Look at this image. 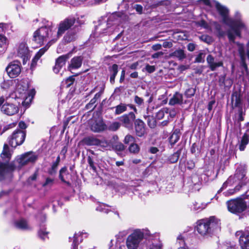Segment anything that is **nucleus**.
I'll use <instances>...</instances> for the list:
<instances>
[{
  "instance_id": "obj_32",
  "label": "nucleus",
  "mask_w": 249,
  "mask_h": 249,
  "mask_svg": "<svg viewBox=\"0 0 249 249\" xmlns=\"http://www.w3.org/2000/svg\"><path fill=\"white\" fill-rule=\"evenodd\" d=\"M99 143L98 144V146L101 147L103 150H111L112 149H113V146L110 141L106 140L102 141L99 140Z\"/></svg>"
},
{
  "instance_id": "obj_52",
  "label": "nucleus",
  "mask_w": 249,
  "mask_h": 249,
  "mask_svg": "<svg viewBox=\"0 0 249 249\" xmlns=\"http://www.w3.org/2000/svg\"><path fill=\"white\" fill-rule=\"evenodd\" d=\"M113 148L119 151H122L124 150V147L122 143H116L114 147L113 146Z\"/></svg>"
},
{
  "instance_id": "obj_48",
  "label": "nucleus",
  "mask_w": 249,
  "mask_h": 249,
  "mask_svg": "<svg viewBox=\"0 0 249 249\" xmlns=\"http://www.w3.org/2000/svg\"><path fill=\"white\" fill-rule=\"evenodd\" d=\"M196 92V89L194 88L187 89L185 92V95L187 98H190L194 95Z\"/></svg>"
},
{
  "instance_id": "obj_16",
  "label": "nucleus",
  "mask_w": 249,
  "mask_h": 249,
  "mask_svg": "<svg viewBox=\"0 0 249 249\" xmlns=\"http://www.w3.org/2000/svg\"><path fill=\"white\" fill-rule=\"evenodd\" d=\"M19 110L18 107L13 104L5 103L2 105L1 112L8 116H12L17 114Z\"/></svg>"
},
{
  "instance_id": "obj_21",
  "label": "nucleus",
  "mask_w": 249,
  "mask_h": 249,
  "mask_svg": "<svg viewBox=\"0 0 249 249\" xmlns=\"http://www.w3.org/2000/svg\"><path fill=\"white\" fill-rule=\"evenodd\" d=\"M68 54L63 55L59 56L55 62V65L53 67V70L55 73L59 72L60 69L65 65L66 60L69 58Z\"/></svg>"
},
{
  "instance_id": "obj_44",
  "label": "nucleus",
  "mask_w": 249,
  "mask_h": 249,
  "mask_svg": "<svg viewBox=\"0 0 249 249\" xmlns=\"http://www.w3.org/2000/svg\"><path fill=\"white\" fill-rule=\"evenodd\" d=\"M205 53L203 52H200L196 58L195 62L197 63H203L205 60Z\"/></svg>"
},
{
  "instance_id": "obj_11",
  "label": "nucleus",
  "mask_w": 249,
  "mask_h": 249,
  "mask_svg": "<svg viewBox=\"0 0 249 249\" xmlns=\"http://www.w3.org/2000/svg\"><path fill=\"white\" fill-rule=\"evenodd\" d=\"M5 71L11 78L17 77L21 73V65L19 61H13L8 64L5 68Z\"/></svg>"
},
{
  "instance_id": "obj_61",
  "label": "nucleus",
  "mask_w": 249,
  "mask_h": 249,
  "mask_svg": "<svg viewBox=\"0 0 249 249\" xmlns=\"http://www.w3.org/2000/svg\"><path fill=\"white\" fill-rule=\"evenodd\" d=\"M162 245L160 243H159L158 244L155 245L152 244V245H150L148 249H161Z\"/></svg>"
},
{
  "instance_id": "obj_60",
  "label": "nucleus",
  "mask_w": 249,
  "mask_h": 249,
  "mask_svg": "<svg viewBox=\"0 0 249 249\" xmlns=\"http://www.w3.org/2000/svg\"><path fill=\"white\" fill-rule=\"evenodd\" d=\"M88 162L90 167L94 170L95 171L96 167L94 165V162L90 157H89L88 158Z\"/></svg>"
},
{
  "instance_id": "obj_45",
  "label": "nucleus",
  "mask_w": 249,
  "mask_h": 249,
  "mask_svg": "<svg viewBox=\"0 0 249 249\" xmlns=\"http://www.w3.org/2000/svg\"><path fill=\"white\" fill-rule=\"evenodd\" d=\"M120 127V124L118 122H113L108 126V129L111 131H115L118 130Z\"/></svg>"
},
{
  "instance_id": "obj_13",
  "label": "nucleus",
  "mask_w": 249,
  "mask_h": 249,
  "mask_svg": "<svg viewBox=\"0 0 249 249\" xmlns=\"http://www.w3.org/2000/svg\"><path fill=\"white\" fill-rule=\"evenodd\" d=\"M17 51L18 56L22 58L23 64H25L30 57V53L27 44L25 42L19 43Z\"/></svg>"
},
{
  "instance_id": "obj_37",
  "label": "nucleus",
  "mask_w": 249,
  "mask_h": 249,
  "mask_svg": "<svg viewBox=\"0 0 249 249\" xmlns=\"http://www.w3.org/2000/svg\"><path fill=\"white\" fill-rule=\"evenodd\" d=\"M181 151V149H179L169 157V160L171 163H174L178 160Z\"/></svg>"
},
{
  "instance_id": "obj_46",
  "label": "nucleus",
  "mask_w": 249,
  "mask_h": 249,
  "mask_svg": "<svg viewBox=\"0 0 249 249\" xmlns=\"http://www.w3.org/2000/svg\"><path fill=\"white\" fill-rule=\"evenodd\" d=\"M124 142L125 144H128L130 142L133 143L135 142V138L132 135L128 134L124 137Z\"/></svg>"
},
{
  "instance_id": "obj_39",
  "label": "nucleus",
  "mask_w": 249,
  "mask_h": 249,
  "mask_svg": "<svg viewBox=\"0 0 249 249\" xmlns=\"http://www.w3.org/2000/svg\"><path fill=\"white\" fill-rule=\"evenodd\" d=\"M48 232L43 228H41L38 231V236L43 240H45L48 238Z\"/></svg>"
},
{
  "instance_id": "obj_54",
  "label": "nucleus",
  "mask_w": 249,
  "mask_h": 249,
  "mask_svg": "<svg viewBox=\"0 0 249 249\" xmlns=\"http://www.w3.org/2000/svg\"><path fill=\"white\" fill-rule=\"evenodd\" d=\"M53 182V179L49 178H46L45 182L43 184L42 186L45 187L47 186H51Z\"/></svg>"
},
{
  "instance_id": "obj_35",
  "label": "nucleus",
  "mask_w": 249,
  "mask_h": 249,
  "mask_svg": "<svg viewBox=\"0 0 249 249\" xmlns=\"http://www.w3.org/2000/svg\"><path fill=\"white\" fill-rule=\"evenodd\" d=\"M231 102L233 106L236 107H239L241 105V99L240 95L237 92H234L232 95Z\"/></svg>"
},
{
  "instance_id": "obj_29",
  "label": "nucleus",
  "mask_w": 249,
  "mask_h": 249,
  "mask_svg": "<svg viewBox=\"0 0 249 249\" xmlns=\"http://www.w3.org/2000/svg\"><path fill=\"white\" fill-rule=\"evenodd\" d=\"M83 143L89 146L98 145L99 140L94 136H88L83 140Z\"/></svg>"
},
{
  "instance_id": "obj_50",
  "label": "nucleus",
  "mask_w": 249,
  "mask_h": 249,
  "mask_svg": "<svg viewBox=\"0 0 249 249\" xmlns=\"http://www.w3.org/2000/svg\"><path fill=\"white\" fill-rule=\"evenodd\" d=\"M106 207V206L104 204L100 205L96 208V210L107 213L109 212V210Z\"/></svg>"
},
{
  "instance_id": "obj_33",
  "label": "nucleus",
  "mask_w": 249,
  "mask_h": 249,
  "mask_svg": "<svg viewBox=\"0 0 249 249\" xmlns=\"http://www.w3.org/2000/svg\"><path fill=\"white\" fill-rule=\"evenodd\" d=\"M68 176H70V175L68 173L67 168L66 167H64L61 168L59 171V178L61 181L65 183L69 184V183L66 181V179L68 178Z\"/></svg>"
},
{
  "instance_id": "obj_8",
  "label": "nucleus",
  "mask_w": 249,
  "mask_h": 249,
  "mask_svg": "<svg viewBox=\"0 0 249 249\" xmlns=\"http://www.w3.org/2000/svg\"><path fill=\"white\" fill-rule=\"evenodd\" d=\"M246 202L241 198L231 199L227 202L228 210L234 213L243 212L247 207Z\"/></svg>"
},
{
  "instance_id": "obj_64",
  "label": "nucleus",
  "mask_w": 249,
  "mask_h": 249,
  "mask_svg": "<svg viewBox=\"0 0 249 249\" xmlns=\"http://www.w3.org/2000/svg\"><path fill=\"white\" fill-rule=\"evenodd\" d=\"M58 164L57 163L54 162L52 165V169L50 173L51 174H53L56 173V169L57 168Z\"/></svg>"
},
{
  "instance_id": "obj_12",
  "label": "nucleus",
  "mask_w": 249,
  "mask_h": 249,
  "mask_svg": "<svg viewBox=\"0 0 249 249\" xmlns=\"http://www.w3.org/2000/svg\"><path fill=\"white\" fill-rule=\"evenodd\" d=\"M243 131H244V135L241 138V140L238 141L236 145V147L238 148L241 151H244L246 146L249 142V123H247L245 125L240 129V134L243 133Z\"/></svg>"
},
{
  "instance_id": "obj_62",
  "label": "nucleus",
  "mask_w": 249,
  "mask_h": 249,
  "mask_svg": "<svg viewBox=\"0 0 249 249\" xmlns=\"http://www.w3.org/2000/svg\"><path fill=\"white\" fill-rule=\"evenodd\" d=\"M226 76L225 75H221L219 78V83L220 86H225Z\"/></svg>"
},
{
  "instance_id": "obj_28",
  "label": "nucleus",
  "mask_w": 249,
  "mask_h": 249,
  "mask_svg": "<svg viewBox=\"0 0 249 249\" xmlns=\"http://www.w3.org/2000/svg\"><path fill=\"white\" fill-rule=\"evenodd\" d=\"M183 101V96L178 92H176L173 96L170 99L169 104L170 105L181 104Z\"/></svg>"
},
{
  "instance_id": "obj_51",
  "label": "nucleus",
  "mask_w": 249,
  "mask_h": 249,
  "mask_svg": "<svg viewBox=\"0 0 249 249\" xmlns=\"http://www.w3.org/2000/svg\"><path fill=\"white\" fill-rule=\"evenodd\" d=\"M132 8L134 9H135L136 11L139 14H141L142 13V12L143 7H142V5H141L140 4H134L132 6Z\"/></svg>"
},
{
  "instance_id": "obj_59",
  "label": "nucleus",
  "mask_w": 249,
  "mask_h": 249,
  "mask_svg": "<svg viewBox=\"0 0 249 249\" xmlns=\"http://www.w3.org/2000/svg\"><path fill=\"white\" fill-rule=\"evenodd\" d=\"M134 101L138 105H141L143 103V100L138 96H135Z\"/></svg>"
},
{
  "instance_id": "obj_38",
  "label": "nucleus",
  "mask_w": 249,
  "mask_h": 249,
  "mask_svg": "<svg viewBox=\"0 0 249 249\" xmlns=\"http://www.w3.org/2000/svg\"><path fill=\"white\" fill-rule=\"evenodd\" d=\"M205 207V204L199 203L197 202H195L193 204L191 208L193 211H201L204 209Z\"/></svg>"
},
{
  "instance_id": "obj_17",
  "label": "nucleus",
  "mask_w": 249,
  "mask_h": 249,
  "mask_svg": "<svg viewBox=\"0 0 249 249\" xmlns=\"http://www.w3.org/2000/svg\"><path fill=\"white\" fill-rule=\"evenodd\" d=\"M6 25V24L0 23V54L5 52L9 44L7 38L1 34L4 31Z\"/></svg>"
},
{
  "instance_id": "obj_14",
  "label": "nucleus",
  "mask_w": 249,
  "mask_h": 249,
  "mask_svg": "<svg viewBox=\"0 0 249 249\" xmlns=\"http://www.w3.org/2000/svg\"><path fill=\"white\" fill-rule=\"evenodd\" d=\"M235 236L239 237V243L241 249H249V232L239 231Z\"/></svg>"
},
{
  "instance_id": "obj_41",
  "label": "nucleus",
  "mask_w": 249,
  "mask_h": 249,
  "mask_svg": "<svg viewBox=\"0 0 249 249\" xmlns=\"http://www.w3.org/2000/svg\"><path fill=\"white\" fill-rule=\"evenodd\" d=\"M168 113V109L166 108H164L160 111H159L156 114V118L158 120H161L162 119L165 115V113Z\"/></svg>"
},
{
  "instance_id": "obj_19",
  "label": "nucleus",
  "mask_w": 249,
  "mask_h": 249,
  "mask_svg": "<svg viewBox=\"0 0 249 249\" xmlns=\"http://www.w3.org/2000/svg\"><path fill=\"white\" fill-rule=\"evenodd\" d=\"M83 62V57L81 56H75L72 58L68 66V70L73 73V71L77 70L81 67Z\"/></svg>"
},
{
  "instance_id": "obj_55",
  "label": "nucleus",
  "mask_w": 249,
  "mask_h": 249,
  "mask_svg": "<svg viewBox=\"0 0 249 249\" xmlns=\"http://www.w3.org/2000/svg\"><path fill=\"white\" fill-rule=\"evenodd\" d=\"M74 80L75 79L73 76H70L66 80L67 86L68 87H70L73 83Z\"/></svg>"
},
{
  "instance_id": "obj_18",
  "label": "nucleus",
  "mask_w": 249,
  "mask_h": 249,
  "mask_svg": "<svg viewBox=\"0 0 249 249\" xmlns=\"http://www.w3.org/2000/svg\"><path fill=\"white\" fill-rule=\"evenodd\" d=\"M209 68L212 71H214L219 67L223 66V61L216 59L212 55L209 54L206 58Z\"/></svg>"
},
{
  "instance_id": "obj_1",
  "label": "nucleus",
  "mask_w": 249,
  "mask_h": 249,
  "mask_svg": "<svg viewBox=\"0 0 249 249\" xmlns=\"http://www.w3.org/2000/svg\"><path fill=\"white\" fill-rule=\"evenodd\" d=\"M214 6L221 17L223 23L230 27L227 31L229 40L234 42L235 36L241 37V31L245 27L240 14L237 12L234 18H230L229 10L227 7L218 2H214Z\"/></svg>"
},
{
  "instance_id": "obj_47",
  "label": "nucleus",
  "mask_w": 249,
  "mask_h": 249,
  "mask_svg": "<svg viewBox=\"0 0 249 249\" xmlns=\"http://www.w3.org/2000/svg\"><path fill=\"white\" fill-rule=\"evenodd\" d=\"M129 233L128 230H124L123 231H120L118 234L116 235V239L118 241H119V239H121L123 237H125Z\"/></svg>"
},
{
  "instance_id": "obj_10",
  "label": "nucleus",
  "mask_w": 249,
  "mask_h": 249,
  "mask_svg": "<svg viewBox=\"0 0 249 249\" xmlns=\"http://www.w3.org/2000/svg\"><path fill=\"white\" fill-rule=\"evenodd\" d=\"M25 137L26 133L24 130L17 129L13 132L12 135L8 137V143L11 146L16 147L23 143Z\"/></svg>"
},
{
  "instance_id": "obj_24",
  "label": "nucleus",
  "mask_w": 249,
  "mask_h": 249,
  "mask_svg": "<svg viewBox=\"0 0 249 249\" xmlns=\"http://www.w3.org/2000/svg\"><path fill=\"white\" fill-rule=\"evenodd\" d=\"M144 123L140 119H137L135 121V129L137 136L138 137L143 136L145 132Z\"/></svg>"
},
{
  "instance_id": "obj_9",
  "label": "nucleus",
  "mask_w": 249,
  "mask_h": 249,
  "mask_svg": "<svg viewBox=\"0 0 249 249\" xmlns=\"http://www.w3.org/2000/svg\"><path fill=\"white\" fill-rule=\"evenodd\" d=\"M37 159V156L32 152L25 153L18 157L16 160L15 166L18 168L30 163H34Z\"/></svg>"
},
{
  "instance_id": "obj_3",
  "label": "nucleus",
  "mask_w": 249,
  "mask_h": 249,
  "mask_svg": "<svg viewBox=\"0 0 249 249\" xmlns=\"http://www.w3.org/2000/svg\"><path fill=\"white\" fill-rule=\"evenodd\" d=\"M42 22L43 25L34 32L33 40L40 45L48 40H49V42H54L55 41L52 39L56 36H53L52 23L46 19H43Z\"/></svg>"
},
{
  "instance_id": "obj_56",
  "label": "nucleus",
  "mask_w": 249,
  "mask_h": 249,
  "mask_svg": "<svg viewBox=\"0 0 249 249\" xmlns=\"http://www.w3.org/2000/svg\"><path fill=\"white\" fill-rule=\"evenodd\" d=\"M145 70L149 73H152L155 71V67L154 66H151L148 64L145 66Z\"/></svg>"
},
{
  "instance_id": "obj_43",
  "label": "nucleus",
  "mask_w": 249,
  "mask_h": 249,
  "mask_svg": "<svg viewBox=\"0 0 249 249\" xmlns=\"http://www.w3.org/2000/svg\"><path fill=\"white\" fill-rule=\"evenodd\" d=\"M199 39L204 42L207 43V44H211L213 42V39L211 36L206 35H203L199 36Z\"/></svg>"
},
{
  "instance_id": "obj_2",
  "label": "nucleus",
  "mask_w": 249,
  "mask_h": 249,
  "mask_svg": "<svg viewBox=\"0 0 249 249\" xmlns=\"http://www.w3.org/2000/svg\"><path fill=\"white\" fill-rule=\"evenodd\" d=\"M120 18L116 15H111L106 19V17L99 19V24L96 26L97 33L105 35H110L114 32H118V23Z\"/></svg>"
},
{
  "instance_id": "obj_5",
  "label": "nucleus",
  "mask_w": 249,
  "mask_h": 249,
  "mask_svg": "<svg viewBox=\"0 0 249 249\" xmlns=\"http://www.w3.org/2000/svg\"><path fill=\"white\" fill-rule=\"evenodd\" d=\"M219 227V220L214 217H211L209 219L199 220L197 223L196 231L201 236H206Z\"/></svg>"
},
{
  "instance_id": "obj_27",
  "label": "nucleus",
  "mask_w": 249,
  "mask_h": 249,
  "mask_svg": "<svg viewBox=\"0 0 249 249\" xmlns=\"http://www.w3.org/2000/svg\"><path fill=\"white\" fill-rule=\"evenodd\" d=\"M49 47L46 46L45 47L40 49L39 51L36 53L35 57L32 60V62L31 65V68L33 69L36 65L37 61L41 57V56L47 51Z\"/></svg>"
},
{
  "instance_id": "obj_4",
  "label": "nucleus",
  "mask_w": 249,
  "mask_h": 249,
  "mask_svg": "<svg viewBox=\"0 0 249 249\" xmlns=\"http://www.w3.org/2000/svg\"><path fill=\"white\" fill-rule=\"evenodd\" d=\"M151 233L147 229H136L128 236L126 245L128 249H137L143 239L148 238Z\"/></svg>"
},
{
  "instance_id": "obj_15",
  "label": "nucleus",
  "mask_w": 249,
  "mask_h": 249,
  "mask_svg": "<svg viewBox=\"0 0 249 249\" xmlns=\"http://www.w3.org/2000/svg\"><path fill=\"white\" fill-rule=\"evenodd\" d=\"M135 118L136 116L134 113L130 112L121 116L120 120L124 127L128 129H131Z\"/></svg>"
},
{
  "instance_id": "obj_31",
  "label": "nucleus",
  "mask_w": 249,
  "mask_h": 249,
  "mask_svg": "<svg viewBox=\"0 0 249 249\" xmlns=\"http://www.w3.org/2000/svg\"><path fill=\"white\" fill-rule=\"evenodd\" d=\"M170 56L171 57L177 58L179 60H182L186 57V54L182 49H178L172 53Z\"/></svg>"
},
{
  "instance_id": "obj_40",
  "label": "nucleus",
  "mask_w": 249,
  "mask_h": 249,
  "mask_svg": "<svg viewBox=\"0 0 249 249\" xmlns=\"http://www.w3.org/2000/svg\"><path fill=\"white\" fill-rule=\"evenodd\" d=\"M129 151L130 152L134 154L138 153L140 151L139 145L136 143H132L129 147Z\"/></svg>"
},
{
  "instance_id": "obj_63",
  "label": "nucleus",
  "mask_w": 249,
  "mask_h": 249,
  "mask_svg": "<svg viewBox=\"0 0 249 249\" xmlns=\"http://www.w3.org/2000/svg\"><path fill=\"white\" fill-rule=\"evenodd\" d=\"M231 179L232 178L231 177L230 178H229L228 180L223 183L222 187L218 191V192H221L225 188H226L227 186V184L231 182Z\"/></svg>"
},
{
  "instance_id": "obj_25",
  "label": "nucleus",
  "mask_w": 249,
  "mask_h": 249,
  "mask_svg": "<svg viewBox=\"0 0 249 249\" xmlns=\"http://www.w3.org/2000/svg\"><path fill=\"white\" fill-rule=\"evenodd\" d=\"M128 107L131 109H133L134 112L135 113L137 112V109L136 108L132 105L128 104V105H125L124 104H120L119 105L115 107V114L116 115H119L124 111H125L127 109V107Z\"/></svg>"
},
{
  "instance_id": "obj_20",
  "label": "nucleus",
  "mask_w": 249,
  "mask_h": 249,
  "mask_svg": "<svg viewBox=\"0 0 249 249\" xmlns=\"http://www.w3.org/2000/svg\"><path fill=\"white\" fill-rule=\"evenodd\" d=\"M247 167L245 165H239L236 169L234 176L235 181L242 180L245 181L246 179V173Z\"/></svg>"
},
{
  "instance_id": "obj_53",
  "label": "nucleus",
  "mask_w": 249,
  "mask_h": 249,
  "mask_svg": "<svg viewBox=\"0 0 249 249\" xmlns=\"http://www.w3.org/2000/svg\"><path fill=\"white\" fill-rule=\"evenodd\" d=\"M177 240L178 241L179 244L180 246V247H179L178 249H187L186 248L184 247H181V246H183L184 245V240L182 237V236L179 235L178 238Z\"/></svg>"
},
{
  "instance_id": "obj_42",
  "label": "nucleus",
  "mask_w": 249,
  "mask_h": 249,
  "mask_svg": "<svg viewBox=\"0 0 249 249\" xmlns=\"http://www.w3.org/2000/svg\"><path fill=\"white\" fill-rule=\"evenodd\" d=\"M238 45V52L242 59H243L246 55L244 45L238 42L236 43Z\"/></svg>"
},
{
  "instance_id": "obj_49",
  "label": "nucleus",
  "mask_w": 249,
  "mask_h": 249,
  "mask_svg": "<svg viewBox=\"0 0 249 249\" xmlns=\"http://www.w3.org/2000/svg\"><path fill=\"white\" fill-rule=\"evenodd\" d=\"M197 25L200 27H201L204 29H209V25L207 23V22H206L204 20H201L200 21H198L196 23Z\"/></svg>"
},
{
  "instance_id": "obj_23",
  "label": "nucleus",
  "mask_w": 249,
  "mask_h": 249,
  "mask_svg": "<svg viewBox=\"0 0 249 249\" xmlns=\"http://www.w3.org/2000/svg\"><path fill=\"white\" fill-rule=\"evenodd\" d=\"M91 130L95 132H100L106 129V125L101 120H92L90 123Z\"/></svg>"
},
{
  "instance_id": "obj_30",
  "label": "nucleus",
  "mask_w": 249,
  "mask_h": 249,
  "mask_svg": "<svg viewBox=\"0 0 249 249\" xmlns=\"http://www.w3.org/2000/svg\"><path fill=\"white\" fill-rule=\"evenodd\" d=\"M15 226L20 230H28L29 229V226L27 222L24 219H20L16 220L14 223Z\"/></svg>"
},
{
  "instance_id": "obj_7",
  "label": "nucleus",
  "mask_w": 249,
  "mask_h": 249,
  "mask_svg": "<svg viewBox=\"0 0 249 249\" xmlns=\"http://www.w3.org/2000/svg\"><path fill=\"white\" fill-rule=\"evenodd\" d=\"M76 21L77 22L78 20H76V18L72 16L69 17L61 21L59 24L58 31L56 35H55L56 36L53 38L52 40H57L67 30L73 26Z\"/></svg>"
},
{
  "instance_id": "obj_22",
  "label": "nucleus",
  "mask_w": 249,
  "mask_h": 249,
  "mask_svg": "<svg viewBox=\"0 0 249 249\" xmlns=\"http://www.w3.org/2000/svg\"><path fill=\"white\" fill-rule=\"evenodd\" d=\"M77 25H75L74 27L70 30L64 36L63 40L66 43H69L74 41L77 38V33L78 29H76Z\"/></svg>"
},
{
  "instance_id": "obj_58",
  "label": "nucleus",
  "mask_w": 249,
  "mask_h": 249,
  "mask_svg": "<svg viewBox=\"0 0 249 249\" xmlns=\"http://www.w3.org/2000/svg\"><path fill=\"white\" fill-rule=\"evenodd\" d=\"M216 30L217 31L218 36L219 37H223L225 35V32L223 31H222L220 29V26H217L216 27Z\"/></svg>"
},
{
  "instance_id": "obj_6",
  "label": "nucleus",
  "mask_w": 249,
  "mask_h": 249,
  "mask_svg": "<svg viewBox=\"0 0 249 249\" xmlns=\"http://www.w3.org/2000/svg\"><path fill=\"white\" fill-rule=\"evenodd\" d=\"M1 157L5 162H8L10 159L11 154L10 153L7 144L5 143L3 146ZM14 169V168L12 164L0 162V180H2L7 178H10L12 176V172Z\"/></svg>"
},
{
  "instance_id": "obj_36",
  "label": "nucleus",
  "mask_w": 249,
  "mask_h": 249,
  "mask_svg": "<svg viewBox=\"0 0 249 249\" xmlns=\"http://www.w3.org/2000/svg\"><path fill=\"white\" fill-rule=\"evenodd\" d=\"M180 133L178 130H175L170 137V142L171 145L175 144L179 139Z\"/></svg>"
},
{
  "instance_id": "obj_34",
  "label": "nucleus",
  "mask_w": 249,
  "mask_h": 249,
  "mask_svg": "<svg viewBox=\"0 0 249 249\" xmlns=\"http://www.w3.org/2000/svg\"><path fill=\"white\" fill-rule=\"evenodd\" d=\"M118 66L117 64H113L110 69V82L111 84H113L115 82V77L118 73Z\"/></svg>"
},
{
  "instance_id": "obj_26",
  "label": "nucleus",
  "mask_w": 249,
  "mask_h": 249,
  "mask_svg": "<svg viewBox=\"0 0 249 249\" xmlns=\"http://www.w3.org/2000/svg\"><path fill=\"white\" fill-rule=\"evenodd\" d=\"M84 234L86 235L87 233L85 232L84 233L83 232H79L78 233H75L72 238H71V237L69 238L70 240H72V249H77L78 244L82 240V238H81L80 240L79 239V238L80 236H83V235Z\"/></svg>"
},
{
  "instance_id": "obj_57",
  "label": "nucleus",
  "mask_w": 249,
  "mask_h": 249,
  "mask_svg": "<svg viewBox=\"0 0 249 249\" xmlns=\"http://www.w3.org/2000/svg\"><path fill=\"white\" fill-rule=\"evenodd\" d=\"M104 87H101L100 91L94 95V97L93 98L97 101L98 99L100 98L101 95L103 94L104 92Z\"/></svg>"
}]
</instances>
